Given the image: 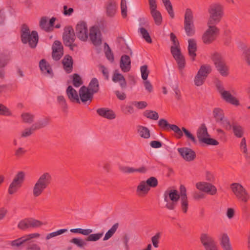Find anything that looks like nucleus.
<instances>
[{
	"instance_id": "1",
	"label": "nucleus",
	"mask_w": 250,
	"mask_h": 250,
	"mask_svg": "<svg viewBox=\"0 0 250 250\" xmlns=\"http://www.w3.org/2000/svg\"><path fill=\"white\" fill-rule=\"evenodd\" d=\"M208 12L209 18L207 24L216 26L221 21L224 16V7L220 3H212L209 6Z\"/></svg>"
},
{
	"instance_id": "2",
	"label": "nucleus",
	"mask_w": 250,
	"mask_h": 250,
	"mask_svg": "<svg viewBox=\"0 0 250 250\" xmlns=\"http://www.w3.org/2000/svg\"><path fill=\"white\" fill-rule=\"evenodd\" d=\"M52 178L49 172H44L41 174L33 188L34 197L40 196L51 184Z\"/></svg>"
},
{
	"instance_id": "3",
	"label": "nucleus",
	"mask_w": 250,
	"mask_h": 250,
	"mask_svg": "<svg viewBox=\"0 0 250 250\" xmlns=\"http://www.w3.org/2000/svg\"><path fill=\"white\" fill-rule=\"evenodd\" d=\"M21 38L24 44L28 43L32 48H35L39 41V36L36 31H32L30 33V29L26 24H23L21 30Z\"/></svg>"
},
{
	"instance_id": "4",
	"label": "nucleus",
	"mask_w": 250,
	"mask_h": 250,
	"mask_svg": "<svg viewBox=\"0 0 250 250\" xmlns=\"http://www.w3.org/2000/svg\"><path fill=\"white\" fill-rule=\"evenodd\" d=\"M180 199V194L176 189L168 188L164 193V200L167 202L165 207L169 210L176 208Z\"/></svg>"
},
{
	"instance_id": "5",
	"label": "nucleus",
	"mask_w": 250,
	"mask_h": 250,
	"mask_svg": "<svg viewBox=\"0 0 250 250\" xmlns=\"http://www.w3.org/2000/svg\"><path fill=\"white\" fill-rule=\"evenodd\" d=\"M211 59L213 62L217 70L223 77H227L229 74V68L225 59L221 54L215 52L211 56Z\"/></svg>"
},
{
	"instance_id": "6",
	"label": "nucleus",
	"mask_w": 250,
	"mask_h": 250,
	"mask_svg": "<svg viewBox=\"0 0 250 250\" xmlns=\"http://www.w3.org/2000/svg\"><path fill=\"white\" fill-rule=\"evenodd\" d=\"M184 29L188 36H193L195 34V28L193 22L192 10L187 8L184 16Z\"/></svg>"
},
{
	"instance_id": "7",
	"label": "nucleus",
	"mask_w": 250,
	"mask_h": 250,
	"mask_svg": "<svg viewBox=\"0 0 250 250\" xmlns=\"http://www.w3.org/2000/svg\"><path fill=\"white\" fill-rule=\"evenodd\" d=\"M76 37L73 28L71 26H66L64 28L62 35V40L66 46L70 47V50H73V47L76 45L74 44Z\"/></svg>"
},
{
	"instance_id": "8",
	"label": "nucleus",
	"mask_w": 250,
	"mask_h": 250,
	"mask_svg": "<svg viewBox=\"0 0 250 250\" xmlns=\"http://www.w3.org/2000/svg\"><path fill=\"white\" fill-rule=\"evenodd\" d=\"M232 191L238 200L247 203L250 199V195L245 188L239 183H232L230 185Z\"/></svg>"
},
{
	"instance_id": "9",
	"label": "nucleus",
	"mask_w": 250,
	"mask_h": 250,
	"mask_svg": "<svg viewBox=\"0 0 250 250\" xmlns=\"http://www.w3.org/2000/svg\"><path fill=\"white\" fill-rule=\"evenodd\" d=\"M208 29L204 33L202 36L203 42L206 44L211 43L216 39L219 33V29L215 25H208Z\"/></svg>"
},
{
	"instance_id": "10",
	"label": "nucleus",
	"mask_w": 250,
	"mask_h": 250,
	"mask_svg": "<svg viewBox=\"0 0 250 250\" xmlns=\"http://www.w3.org/2000/svg\"><path fill=\"white\" fill-rule=\"evenodd\" d=\"M25 174L23 171L19 172L15 176L8 189V193L13 194L17 192L23 182Z\"/></svg>"
},
{
	"instance_id": "11",
	"label": "nucleus",
	"mask_w": 250,
	"mask_h": 250,
	"mask_svg": "<svg viewBox=\"0 0 250 250\" xmlns=\"http://www.w3.org/2000/svg\"><path fill=\"white\" fill-rule=\"evenodd\" d=\"M43 223L33 218L24 219L19 223L18 228L21 230H26L29 228H35L41 226Z\"/></svg>"
},
{
	"instance_id": "12",
	"label": "nucleus",
	"mask_w": 250,
	"mask_h": 250,
	"mask_svg": "<svg viewBox=\"0 0 250 250\" xmlns=\"http://www.w3.org/2000/svg\"><path fill=\"white\" fill-rule=\"evenodd\" d=\"M200 239L206 250H218L216 243L210 235L202 233Z\"/></svg>"
},
{
	"instance_id": "13",
	"label": "nucleus",
	"mask_w": 250,
	"mask_h": 250,
	"mask_svg": "<svg viewBox=\"0 0 250 250\" xmlns=\"http://www.w3.org/2000/svg\"><path fill=\"white\" fill-rule=\"evenodd\" d=\"M40 236V234L38 233L30 234L12 241L10 243V245L13 248H17L21 249L22 248L25 247L26 243L29 239L38 238Z\"/></svg>"
},
{
	"instance_id": "14",
	"label": "nucleus",
	"mask_w": 250,
	"mask_h": 250,
	"mask_svg": "<svg viewBox=\"0 0 250 250\" xmlns=\"http://www.w3.org/2000/svg\"><path fill=\"white\" fill-rule=\"evenodd\" d=\"M76 34L77 37L82 41H86L88 38V29L86 23L81 21L79 22L76 27Z\"/></svg>"
},
{
	"instance_id": "15",
	"label": "nucleus",
	"mask_w": 250,
	"mask_h": 250,
	"mask_svg": "<svg viewBox=\"0 0 250 250\" xmlns=\"http://www.w3.org/2000/svg\"><path fill=\"white\" fill-rule=\"evenodd\" d=\"M101 33L97 26H93L89 29V37L92 43L95 45L102 43Z\"/></svg>"
},
{
	"instance_id": "16",
	"label": "nucleus",
	"mask_w": 250,
	"mask_h": 250,
	"mask_svg": "<svg viewBox=\"0 0 250 250\" xmlns=\"http://www.w3.org/2000/svg\"><path fill=\"white\" fill-rule=\"evenodd\" d=\"M53 59L57 61H59L63 54V46L61 42L55 41L52 47Z\"/></svg>"
},
{
	"instance_id": "17",
	"label": "nucleus",
	"mask_w": 250,
	"mask_h": 250,
	"mask_svg": "<svg viewBox=\"0 0 250 250\" xmlns=\"http://www.w3.org/2000/svg\"><path fill=\"white\" fill-rule=\"evenodd\" d=\"M196 187L199 190L207 193L211 195H215L217 192L216 187L210 183L207 182H198Z\"/></svg>"
},
{
	"instance_id": "18",
	"label": "nucleus",
	"mask_w": 250,
	"mask_h": 250,
	"mask_svg": "<svg viewBox=\"0 0 250 250\" xmlns=\"http://www.w3.org/2000/svg\"><path fill=\"white\" fill-rule=\"evenodd\" d=\"M178 151L182 158L188 162L193 161L196 158L194 151L190 148L184 147L178 148Z\"/></svg>"
},
{
	"instance_id": "19",
	"label": "nucleus",
	"mask_w": 250,
	"mask_h": 250,
	"mask_svg": "<svg viewBox=\"0 0 250 250\" xmlns=\"http://www.w3.org/2000/svg\"><path fill=\"white\" fill-rule=\"evenodd\" d=\"M79 96L81 101L83 103H85L88 101L90 103L93 98V94L84 85L80 88Z\"/></svg>"
},
{
	"instance_id": "20",
	"label": "nucleus",
	"mask_w": 250,
	"mask_h": 250,
	"mask_svg": "<svg viewBox=\"0 0 250 250\" xmlns=\"http://www.w3.org/2000/svg\"><path fill=\"white\" fill-rule=\"evenodd\" d=\"M188 55L191 58L192 61H194L197 56L196 53L197 50L196 42L194 39H190L188 40Z\"/></svg>"
},
{
	"instance_id": "21",
	"label": "nucleus",
	"mask_w": 250,
	"mask_h": 250,
	"mask_svg": "<svg viewBox=\"0 0 250 250\" xmlns=\"http://www.w3.org/2000/svg\"><path fill=\"white\" fill-rule=\"evenodd\" d=\"M120 66L124 72H128L131 68V59L129 56L123 55L120 59Z\"/></svg>"
},
{
	"instance_id": "22",
	"label": "nucleus",
	"mask_w": 250,
	"mask_h": 250,
	"mask_svg": "<svg viewBox=\"0 0 250 250\" xmlns=\"http://www.w3.org/2000/svg\"><path fill=\"white\" fill-rule=\"evenodd\" d=\"M222 98L227 103L235 106H239L240 102L239 100L231 95L229 91H224L222 93Z\"/></svg>"
},
{
	"instance_id": "23",
	"label": "nucleus",
	"mask_w": 250,
	"mask_h": 250,
	"mask_svg": "<svg viewBox=\"0 0 250 250\" xmlns=\"http://www.w3.org/2000/svg\"><path fill=\"white\" fill-rule=\"evenodd\" d=\"M106 14L109 17H113L117 11V3L114 0H109L105 5Z\"/></svg>"
},
{
	"instance_id": "24",
	"label": "nucleus",
	"mask_w": 250,
	"mask_h": 250,
	"mask_svg": "<svg viewBox=\"0 0 250 250\" xmlns=\"http://www.w3.org/2000/svg\"><path fill=\"white\" fill-rule=\"evenodd\" d=\"M62 63L64 70L67 74H69L72 71L73 60L70 55H65L62 61Z\"/></svg>"
},
{
	"instance_id": "25",
	"label": "nucleus",
	"mask_w": 250,
	"mask_h": 250,
	"mask_svg": "<svg viewBox=\"0 0 250 250\" xmlns=\"http://www.w3.org/2000/svg\"><path fill=\"white\" fill-rule=\"evenodd\" d=\"M66 92L68 99L71 102L80 104L79 95L76 90L72 86L69 85L67 87Z\"/></svg>"
},
{
	"instance_id": "26",
	"label": "nucleus",
	"mask_w": 250,
	"mask_h": 250,
	"mask_svg": "<svg viewBox=\"0 0 250 250\" xmlns=\"http://www.w3.org/2000/svg\"><path fill=\"white\" fill-rule=\"evenodd\" d=\"M97 113L99 116L111 120L116 118V115L113 111L106 108H98Z\"/></svg>"
},
{
	"instance_id": "27",
	"label": "nucleus",
	"mask_w": 250,
	"mask_h": 250,
	"mask_svg": "<svg viewBox=\"0 0 250 250\" xmlns=\"http://www.w3.org/2000/svg\"><path fill=\"white\" fill-rule=\"evenodd\" d=\"M112 81L115 83L119 82L121 88L124 89L126 87V82L124 76L117 70H115L112 76Z\"/></svg>"
},
{
	"instance_id": "28",
	"label": "nucleus",
	"mask_w": 250,
	"mask_h": 250,
	"mask_svg": "<svg viewBox=\"0 0 250 250\" xmlns=\"http://www.w3.org/2000/svg\"><path fill=\"white\" fill-rule=\"evenodd\" d=\"M120 170L125 173H131L135 172L141 173H145L147 171V168L145 166H142L138 168H134L133 167L126 166L120 167Z\"/></svg>"
},
{
	"instance_id": "29",
	"label": "nucleus",
	"mask_w": 250,
	"mask_h": 250,
	"mask_svg": "<svg viewBox=\"0 0 250 250\" xmlns=\"http://www.w3.org/2000/svg\"><path fill=\"white\" fill-rule=\"evenodd\" d=\"M234 135L238 138H242L244 134V128L237 123H233L232 124L231 128Z\"/></svg>"
},
{
	"instance_id": "30",
	"label": "nucleus",
	"mask_w": 250,
	"mask_h": 250,
	"mask_svg": "<svg viewBox=\"0 0 250 250\" xmlns=\"http://www.w3.org/2000/svg\"><path fill=\"white\" fill-rule=\"evenodd\" d=\"M150 188L148 187L145 181L141 182L137 186L136 192L138 195L143 196L147 194L150 190Z\"/></svg>"
},
{
	"instance_id": "31",
	"label": "nucleus",
	"mask_w": 250,
	"mask_h": 250,
	"mask_svg": "<svg viewBox=\"0 0 250 250\" xmlns=\"http://www.w3.org/2000/svg\"><path fill=\"white\" fill-rule=\"evenodd\" d=\"M220 245L223 250H233L228 235L224 233L221 237Z\"/></svg>"
},
{
	"instance_id": "32",
	"label": "nucleus",
	"mask_w": 250,
	"mask_h": 250,
	"mask_svg": "<svg viewBox=\"0 0 250 250\" xmlns=\"http://www.w3.org/2000/svg\"><path fill=\"white\" fill-rule=\"evenodd\" d=\"M197 136L200 142H202L203 138H206V136H209L207 128L204 124L201 125L197 131Z\"/></svg>"
},
{
	"instance_id": "33",
	"label": "nucleus",
	"mask_w": 250,
	"mask_h": 250,
	"mask_svg": "<svg viewBox=\"0 0 250 250\" xmlns=\"http://www.w3.org/2000/svg\"><path fill=\"white\" fill-rule=\"evenodd\" d=\"M88 90L93 94L97 93L99 90V84L96 78L92 79L87 87Z\"/></svg>"
},
{
	"instance_id": "34",
	"label": "nucleus",
	"mask_w": 250,
	"mask_h": 250,
	"mask_svg": "<svg viewBox=\"0 0 250 250\" xmlns=\"http://www.w3.org/2000/svg\"><path fill=\"white\" fill-rule=\"evenodd\" d=\"M50 120L49 117H45L43 120L39 121L32 125V129L37 130L44 127L49 124Z\"/></svg>"
},
{
	"instance_id": "35",
	"label": "nucleus",
	"mask_w": 250,
	"mask_h": 250,
	"mask_svg": "<svg viewBox=\"0 0 250 250\" xmlns=\"http://www.w3.org/2000/svg\"><path fill=\"white\" fill-rule=\"evenodd\" d=\"M211 67L209 64L202 65L198 71L199 75L207 78L208 75L211 72Z\"/></svg>"
},
{
	"instance_id": "36",
	"label": "nucleus",
	"mask_w": 250,
	"mask_h": 250,
	"mask_svg": "<svg viewBox=\"0 0 250 250\" xmlns=\"http://www.w3.org/2000/svg\"><path fill=\"white\" fill-rule=\"evenodd\" d=\"M213 117L216 123H219L224 118V114L223 110L219 108H215L213 111Z\"/></svg>"
},
{
	"instance_id": "37",
	"label": "nucleus",
	"mask_w": 250,
	"mask_h": 250,
	"mask_svg": "<svg viewBox=\"0 0 250 250\" xmlns=\"http://www.w3.org/2000/svg\"><path fill=\"white\" fill-rule=\"evenodd\" d=\"M39 66L42 71L50 74L52 71L49 65L45 59H42L40 62Z\"/></svg>"
},
{
	"instance_id": "38",
	"label": "nucleus",
	"mask_w": 250,
	"mask_h": 250,
	"mask_svg": "<svg viewBox=\"0 0 250 250\" xmlns=\"http://www.w3.org/2000/svg\"><path fill=\"white\" fill-rule=\"evenodd\" d=\"M119 227V224L118 223H115L111 229H110L105 233L104 237L103 240L106 241L109 239L115 233L117 229Z\"/></svg>"
},
{
	"instance_id": "39",
	"label": "nucleus",
	"mask_w": 250,
	"mask_h": 250,
	"mask_svg": "<svg viewBox=\"0 0 250 250\" xmlns=\"http://www.w3.org/2000/svg\"><path fill=\"white\" fill-rule=\"evenodd\" d=\"M138 131L140 136L142 138L148 139L150 137V131L146 127L139 126Z\"/></svg>"
},
{
	"instance_id": "40",
	"label": "nucleus",
	"mask_w": 250,
	"mask_h": 250,
	"mask_svg": "<svg viewBox=\"0 0 250 250\" xmlns=\"http://www.w3.org/2000/svg\"><path fill=\"white\" fill-rule=\"evenodd\" d=\"M150 13L154 20L155 24L157 25H160L162 22V17L161 13L156 10L150 12Z\"/></svg>"
},
{
	"instance_id": "41",
	"label": "nucleus",
	"mask_w": 250,
	"mask_h": 250,
	"mask_svg": "<svg viewBox=\"0 0 250 250\" xmlns=\"http://www.w3.org/2000/svg\"><path fill=\"white\" fill-rule=\"evenodd\" d=\"M158 126L162 128L164 130L166 131H169L171 129V125H171L168 123V122L164 119H161L158 121Z\"/></svg>"
},
{
	"instance_id": "42",
	"label": "nucleus",
	"mask_w": 250,
	"mask_h": 250,
	"mask_svg": "<svg viewBox=\"0 0 250 250\" xmlns=\"http://www.w3.org/2000/svg\"><path fill=\"white\" fill-rule=\"evenodd\" d=\"M174 59L177 63L178 69L182 72L186 65V61L184 56L183 55H181L178 56Z\"/></svg>"
},
{
	"instance_id": "43",
	"label": "nucleus",
	"mask_w": 250,
	"mask_h": 250,
	"mask_svg": "<svg viewBox=\"0 0 250 250\" xmlns=\"http://www.w3.org/2000/svg\"><path fill=\"white\" fill-rule=\"evenodd\" d=\"M72 83L76 87H78L83 83V81L80 76L77 73L74 74L72 76Z\"/></svg>"
},
{
	"instance_id": "44",
	"label": "nucleus",
	"mask_w": 250,
	"mask_h": 250,
	"mask_svg": "<svg viewBox=\"0 0 250 250\" xmlns=\"http://www.w3.org/2000/svg\"><path fill=\"white\" fill-rule=\"evenodd\" d=\"M143 114L146 117L153 120H157L159 118L158 113L155 111L147 110L144 112Z\"/></svg>"
},
{
	"instance_id": "45",
	"label": "nucleus",
	"mask_w": 250,
	"mask_h": 250,
	"mask_svg": "<svg viewBox=\"0 0 250 250\" xmlns=\"http://www.w3.org/2000/svg\"><path fill=\"white\" fill-rule=\"evenodd\" d=\"M104 232H99L97 233L91 234L89 235L85 239V241H97L101 239L103 236Z\"/></svg>"
},
{
	"instance_id": "46",
	"label": "nucleus",
	"mask_w": 250,
	"mask_h": 250,
	"mask_svg": "<svg viewBox=\"0 0 250 250\" xmlns=\"http://www.w3.org/2000/svg\"><path fill=\"white\" fill-rule=\"evenodd\" d=\"M32 239H29L25 246L26 250H41V248L37 244L34 243Z\"/></svg>"
},
{
	"instance_id": "47",
	"label": "nucleus",
	"mask_w": 250,
	"mask_h": 250,
	"mask_svg": "<svg viewBox=\"0 0 250 250\" xmlns=\"http://www.w3.org/2000/svg\"><path fill=\"white\" fill-rule=\"evenodd\" d=\"M57 101L59 104L61 106L62 111L66 112L68 108V106L64 97L63 96H59L57 97Z\"/></svg>"
},
{
	"instance_id": "48",
	"label": "nucleus",
	"mask_w": 250,
	"mask_h": 250,
	"mask_svg": "<svg viewBox=\"0 0 250 250\" xmlns=\"http://www.w3.org/2000/svg\"><path fill=\"white\" fill-rule=\"evenodd\" d=\"M139 30L143 38L146 40V41L148 43H151L152 42V39L148 31L144 27L140 28Z\"/></svg>"
},
{
	"instance_id": "49",
	"label": "nucleus",
	"mask_w": 250,
	"mask_h": 250,
	"mask_svg": "<svg viewBox=\"0 0 250 250\" xmlns=\"http://www.w3.org/2000/svg\"><path fill=\"white\" fill-rule=\"evenodd\" d=\"M70 242L76 245L79 248H82L86 245V243L83 239L78 238H73L70 240Z\"/></svg>"
},
{
	"instance_id": "50",
	"label": "nucleus",
	"mask_w": 250,
	"mask_h": 250,
	"mask_svg": "<svg viewBox=\"0 0 250 250\" xmlns=\"http://www.w3.org/2000/svg\"><path fill=\"white\" fill-rule=\"evenodd\" d=\"M23 121L26 123L31 124L33 122L34 116L29 113H24L21 115Z\"/></svg>"
},
{
	"instance_id": "51",
	"label": "nucleus",
	"mask_w": 250,
	"mask_h": 250,
	"mask_svg": "<svg viewBox=\"0 0 250 250\" xmlns=\"http://www.w3.org/2000/svg\"><path fill=\"white\" fill-rule=\"evenodd\" d=\"M148 187L150 188H155L157 186L158 182L156 177H150L145 181Z\"/></svg>"
},
{
	"instance_id": "52",
	"label": "nucleus",
	"mask_w": 250,
	"mask_h": 250,
	"mask_svg": "<svg viewBox=\"0 0 250 250\" xmlns=\"http://www.w3.org/2000/svg\"><path fill=\"white\" fill-rule=\"evenodd\" d=\"M142 78L143 80L146 81L147 80L148 76L149 74V70L148 69L147 65H144L140 68Z\"/></svg>"
},
{
	"instance_id": "53",
	"label": "nucleus",
	"mask_w": 250,
	"mask_h": 250,
	"mask_svg": "<svg viewBox=\"0 0 250 250\" xmlns=\"http://www.w3.org/2000/svg\"><path fill=\"white\" fill-rule=\"evenodd\" d=\"M171 53L173 57L175 59L179 56L182 55L181 49L179 46H171L170 47Z\"/></svg>"
},
{
	"instance_id": "54",
	"label": "nucleus",
	"mask_w": 250,
	"mask_h": 250,
	"mask_svg": "<svg viewBox=\"0 0 250 250\" xmlns=\"http://www.w3.org/2000/svg\"><path fill=\"white\" fill-rule=\"evenodd\" d=\"M219 123L220 125L227 130H230L232 128V125L230 121L226 118H224Z\"/></svg>"
},
{
	"instance_id": "55",
	"label": "nucleus",
	"mask_w": 250,
	"mask_h": 250,
	"mask_svg": "<svg viewBox=\"0 0 250 250\" xmlns=\"http://www.w3.org/2000/svg\"><path fill=\"white\" fill-rule=\"evenodd\" d=\"M66 231H67V229H59L56 231H54V232L50 233L46 235V239L49 240L52 237L57 236L58 235H61V234H63V233L66 232Z\"/></svg>"
},
{
	"instance_id": "56",
	"label": "nucleus",
	"mask_w": 250,
	"mask_h": 250,
	"mask_svg": "<svg viewBox=\"0 0 250 250\" xmlns=\"http://www.w3.org/2000/svg\"><path fill=\"white\" fill-rule=\"evenodd\" d=\"M171 130L173 131L176 133L177 139H181L183 136V131L177 125H171Z\"/></svg>"
},
{
	"instance_id": "57",
	"label": "nucleus",
	"mask_w": 250,
	"mask_h": 250,
	"mask_svg": "<svg viewBox=\"0 0 250 250\" xmlns=\"http://www.w3.org/2000/svg\"><path fill=\"white\" fill-rule=\"evenodd\" d=\"M206 79V78L205 77H204L200 74L199 75V73H197L194 78V83L197 86H201L203 84Z\"/></svg>"
},
{
	"instance_id": "58",
	"label": "nucleus",
	"mask_w": 250,
	"mask_h": 250,
	"mask_svg": "<svg viewBox=\"0 0 250 250\" xmlns=\"http://www.w3.org/2000/svg\"><path fill=\"white\" fill-rule=\"evenodd\" d=\"M133 105H123L121 107L122 112L125 115L131 114L134 113V110Z\"/></svg>"
},
{
	"instance_id": "59",
	"label": "nucleus",
	"mask_w": 250,
	"mask_h": 250,
	"mask_svg": "<svg viewBox=\"0 0 250 250\" xmlns=\"http://www.w3.org/2000/svg\"><path fill=\"white\" fill-rule=\"evenodd\" d=\"M9 59L7 55L4 54H0V67H5L8 63Z\"/></svg>"
},
{
	"instance_id": "60",
	"label": "nucleus",
	"mask_w": 250,
	"mask_h": 250,
	"mask_svg": "<svg viewBox=\"0 0 250 250\" xmlns=\"http://www.w3.org/2000/svg\"><path fill=\"white\" fill-rule=\"evenodd\" d=\"M105 45L107 46V49L105 52V56L108 60L110 61L111 62H113L114 61V57L113 53H112L110 47L106 43H105Z\"/></svg>"
},
{
	"instance_id": "61",
	"label": "nucleus",
	"mask_w": 250,
	"mask_h": 250,
	"mask_svg": "<svg viewBox=\"0 0 250 250\" xmlns=\"http://www.w3.org/2000/svg\"><path fill=\"white\" fill-rule=\"evenodd\" d=\"M181 209L184 213H186L188 208V198L180 199Z\"/></svg>"
},
{
	"instance_id": "62",
	"label": "nucleus",
	"mask_w": 250,
	"mask_h": 250,
	"mask_svg": "<svg viewBox=\"0 0 250 250\" xmlns=\"http://www.w3.org/2000/svg\"><path fill=\"white\" fill-rule=\"evenodd\" d=\"M182 129L186 137L190 139L194 144L197 143V141L195 137L187 129L184 127H182Z\"/></svg>"
},
{
	"instance_id": "63",
	"label": "nucleus",
	"mask_w": 250,
	"mask_h": 250,
	"mask_svg": "<svg viewBox=\"0 0 250 250\" xmlns=\"http://www.w3.org/2000/svg\"><path fill=\"white\" fill-rule=\"evenodd\" d=\"M121 9L122 17L125 18L127 17V6L125 0H121Z\"/></svg>"
},
{
	"instance_id": "64",
	"label": "nucleus",
	"mask_w": 250,
	"mask_h": 250,
	"mask_svg": "<svg viewBox=\"0 0 250 250\" xmlns=\"http://www.w3.org/2000/svg\"><path fill=\"white\" fill-rule=\"evenodd\" d=\"M0 114L4 116H11V111L5 105L0 104Z\"/></svg>"
}]
</instances>
